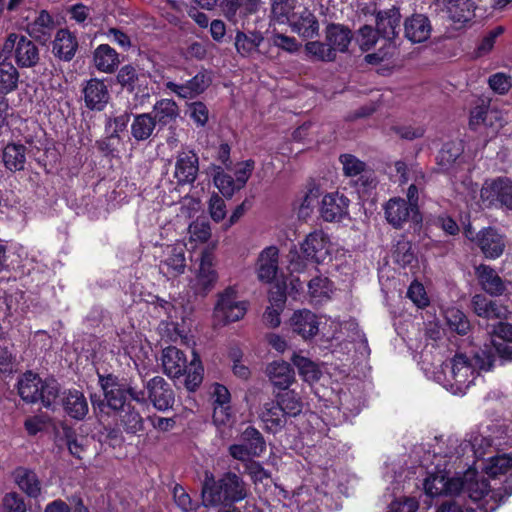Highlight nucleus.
<instances>
[{
  "instance_id": "obj_1",
  "label": "nucleus",
  "mask_w": 512,
  "mask_h": 512,
  "mask_svg": "<svg viewBox=\"0 0 512 512\" xmlns=\"http://www.w3.org/2000/svg\"><path fill=\"white\" fill-rule=\"evenodd\" d=\"M494 363V356L484 350L475 353L472 357L466 354H456L450 361L449 374H446V386L453 394L462 395L475 384L480 371L490 370Z\"/></svg>"
},
{
  "instance_id": "obj_2",
  "label": "nucleus",
  "mask_w": 512,
  "mask_h": 512,
  "mask_svg": "<svg viewBox=\"0 0 512 512\" xmlns=\"http://www.w3.org/2000/svg\"><path fill=\"white\" fill-rule=\"evenodd\" d=\"M201 494L205 507H231L247 497V488L243 479L235 473L227 472L218 480L206 473Z\"/></svg>"
},
{
  "instance_id": "obj_3",
  "label": "nucleus",
  "mask_w": 512,
  "mask_h": 512,
  "mask_svg": "<svg viewBox=\"0 0 512 512\" xmlns=\"http://www.w3.org/2000/svg\"><path fill=\"white\" fill-rule=\"evenodd\" d=\"M461 479V492L477 504V509L482 512L495 511L501 502L505 500L501 489L491 487L487 480L475 470L468 469Z\"/></svg>"
},
{
  "instance_id": "obj_4",
  "label": "nucleus",
  "mask_w": 512,
  "mask_h": 512,
  "mask_svg": "<svg viewBox=\"0 0 512 512\" xmlns=\"http://www.w3.org/2000/svg\"><path fill=\"white\" fill-rule=\"evenodd\" d=\"M17 389L23 401L27 403L40 401L45 408L55 410L56 399L60 392L59 384L55 380L43 381L37 374L28 371L19 378Z\"/></svg>"
},
{
  "instance_id": "obj_5",
  "label": "nucleus",
  "mask_w": 512,
  "mask_h": 512,
  "mask_svg": "<svg viewBox=\"0 0 512 512\" xmlns=\"http://www.w3.org/2000/svg\"><path fill=\"white\" fill-rule=\"evenodd\" d=\"M145 390L137 391L130 387V398L137 402L146 403L147 399L160 411L171 408L174 404V392L170 385L160 376H155L145 384Z\"/></svg>"
},
{
  "instance_id": "obj_6",
  "label": "nucleus",
  "mask_w": 512,
  "mask_h": 512,
  "mask_svg": "<svg viewBox=\"0 0 512 512\" xmlns=\"http://www.w3.org/2000/svg\"><path fill=\"white\" fill-rule=\"evenodd\" d=\"M480 198L486 207H500L512 211V180L497 177L486 180L480 190Z\"/></svg>"
},
{
  "instance_id": "obj_7",
  "label": "nucleus",
  "mask_w": 512,
  "mask_h": 512,
  "mask_svg": "<svg viewBox=\"0 0 512 512\" xmlns=\"http://www.w3.org/2000/svg\"><path fill=\"white\" fill-rule=\"evenodd\" d=\"M12 51L15 62L20 68L35 67L40 60L38 47L24 35L11 33L7 37L3 45V52Z\"/></svg>"
},
{
  "instance_id": "obj_8",
  "label": "nucleus",
  "mask_w": 512,
  "mask_h": 512,
  "mask_svg": "<svg viewBox=\"0 0 512 512\" xmlns=\"http://www.w3.org/2000/svg\"><path fill=\"white\" fill-rule=\"evenodd\" d=\"M247 311V303L238 298L237 290L234 287L226 288L218 295L215 306V318L224 324L235 322L244 317Z\"/></svg>"
},
{
  "instance_id": "obj_9",
  "label": "nucleus",
  "mask_w": 512,
  "mask_h": 512,
  "mask_svg": "<svg viewBox=\"0 0 512 512\" xmlns=\"http://www.w3.org/2000/svg\"><path fill=\"white\" fill-rule=\"evenodd\" d=\"M435 11L443 13L456 28L464 27L475 16V4L472 0H433Z\"/></svg>"
},
{
  "instance_id": "obj_10",
  "label": "nucleus",
  "mask_w": 512,
  "mask_h": 512,
  "mask_svg": "<svg viewBox=\"0 0 512 512\" xmlns=\"http://www.w3.org/2000/svg\"><path fill=\"white\" fill-rule=\"evenodd\" d=\"M217 280L214 255L211 250L205 249L201 253L199 268L195 278L191 281V287L196 294L206 295L215 287Z\"/></svg>"
},
{
  "instance_id": "obj_11",
  "label": "nucleus",
  "mask_w": 512,
  "mask_h": 512,
  "mask_svg": "<svg viewBox=\"0 0 512 512\" xmlns=\"http://www.w3.org/2000/svg\"><path fill=\"white\" fill-rule=\"evenodd\" d=\"M199 173V157L193 150L183 149L175 157L174 178L180 186L192 185Z\"/></svg>"
},
{
  "instance_id": "obj_12",
  "label": "nucleus",
  "mask_w": 512,
  "mask_h": 512,
  "mask_svg": "<svg viewBox=\"0 0 512 512\" xmlns=\"http://www.w3.org/2000/svg\"><path fill=\"white\" fill-rule=\"evenodd\" d=\"M461 486L459 477H449L445 471L430 474L424 481L425 492L431 497L457 495L461 492Z\"/></svg>"
},
{
  "instance_id": "obj_13",
  "label": "nucleus",
  "mask_w": 512,
  "mask_h": 512,
  "mask_svg": "<svg viewBox=\"0 0 512 512\" xmlns=\"http://www.w3.org/2000/svg\"><path fill=\"white\" fill-rule=\"evenodd\" d=\"M401 14L398 8L392 7L387 10L379 11L376 14L377 33L386 41L389 49L396 50L394 39L400 31Z\"/></svg>"
},
{
  "instance_id": "obj_14",
  "label": "nucleus",
  "mask_w": 512,
  "mask_h": 512,
  "mask_svg": "<svg viewBox=\"0 0 512 512\" xmlns=\"http://www.w3.org/2000/svg\"><path fill=\"white\" fill-rule=\"evenodd\" d=\"M330 239L321 230L308 234L301 244V251L307 260L323 262L330 254Z\"/></svg>"
},
{
  "instance_id": "obj_15",
  "label": "nucleus",
  "mask_w": 512,
  "mask_h": 512,
  "mask_svg": "<svg viewBox=\"0 0 512 512\" xmlns=\"http://www.w3.org/2000/svg\"><path fill=\"white\" fill-rule=\"evenodd\" d=\"M485 473L490 478H497L502 475L509 474V477L505 479L504 484L502 487H499L498 489H501V492L504 496V498H508L512 494V456L509 454H501L496 455L486 462L484 466Z\"/></svg>"
},
{
  "instance_id": "obj_16",
  "label": "nucleus",
  "mask_w": 512,
  "mask_h": 512,
  "mask_svg": "<svg viewBox=\"0 0 512 512\" xmlns=\"http://www.w3.org/2000/svg\"><path fill=\"white\" fill-rule=\"evenodd\" d=\"M350 200L339 192L326 194L321 201V217L327 222H339L349 214Z\"/></svg>"
},
{
  "instance_id": "obj_17",
  "label": "nucleus",
  "mask_w": 512,
  "mask_h": 512,
  "mask_svg": "<svg viewBox=\"0 0 512 512\" xmlns=\"http://www.w3.org/2000/svg\"><path fill=\"white\" fill-rule=\"evenodd\" d=\"M386 221L395 229H401L411 216H416L415 207L400 197L389 199L383 206Z\"/></svg>"
},
{
  "instance_id": "obj_18",
  "label": "nucleus",
  "mask_w": 512,
  "mask_h": 512,
  "mask_svg": "<svg viewBox=\"0 0 512 512\" xmlns=\"http://www.w3.org/2000/svg\"><path fill=\"white\" fill-rule=\"evenodd\" d=\"M259 418L267 432L276 434L286 426L288 416L276 400H270L260 408Z\"/></svg>"
},
{
  "instance_id": "obj_19",
  "label": "nucleus",
  "mask_w": 512,
  "mask_h": 512,
  "mask_svg": "<svg viewBox=\"0 0 512 512\" xmlns=\"http://www.w3.org/2000/svg\"><path fill=\"white\" fill-rule=\"evenodd\" d=\"M209 83L210 80L206 74L199 72L185 83L178 84L173 81H167L164 85L178 97L183 99H192L204 92V90L209 86Z\"/></svg>"
},
{
  "instance_id": "obj_20",
  "label": "nucleus",
  "mask_w": 512,
  "mask_h": 512,
  "mask_svg": "<svg viewBox=\"0 0 512 512\" xmlns=\"http://www.w3.org/2000/svg\"><path fill=\"white\" fill-rule=\"evenodd\" d=\"M431 32V22L424 14H413L404 21V35L412 43L427 41Z\"/></svg>"
},
{
  "instance_id": "obj_21",
  "label": "nucleus",
  "mask_w": 512,
  "mask_h": 512,
  "mask_svg": "<svg viewBox=\"0 0 512 512\" xmlns=\"http://www.w3.org/2000/svg\"><path fill=\"white\" fill-rule=\"evenodd\" d=\"M185 269V248L182 245L168 247L164 259L159 264L160 272L168 278H174L183 274Z\"/></svg>"
},
{
  "instance_id": "obj_22",
  "label": "nucleus",
  "mask_w": 512,
  "mask_h": 512,
  "mask_svg": "<svg viewBox=\"0 0 512 512\" xmlns=\"http://www.w3.org/2000/svg\"><path fill=\"white\" fill-rule=\"evenodd\" d=\"M477 245L486 258L496 259L503 254L505 239L495 229L489 227L479 232Z\"/></svg>"
},
{
  "instance_id": "obj_23",
  "label": "nucleus",
  "mask_w": 512,
  "mask_h": 512,
  "mask_svg": "<svg viewBox=\"0 0 512 512\" xmlns=\"http://www.w3.org/2000/svg\"><path fill=\"white\" fill-rule=\"evenodd\" d=\"M163 372L170 378H179L188 369L185 354L176 347L169 346L162 351Z\"/></svg>"
},
{
  "instance_id": "obj_24",
  "label": "nucleus",
  "mask_w": 512,
  "mask_h": 512,
  "mask_svg": "<svg viewBox=\"0 0 512 512\" xmlns=\"http://www.w3.org/2000/svg\"><path fill=\"white\" fill-rule=\"evenodd\" d=\"M290 324L293 332L305 340L314 337L319 331L316 315L307 309L295 311L290 318Z\"/></svg>"
},
{
  "instance_id": "obj_25",
  "label": "nucleus",
  "mask_w": 512,
  "mask_h": 512,
  "mask_svg": "<svg viewBox=\"0 0 512 512\" xmlns=\"http://www.w3.org/2000/svg\"><path fill=\"white\" fill-rule=\"evenodd\" d=\"M84 101L87 108L101 111L109 100V92L105 83L98 79H90L83 88Z\"/></svg>"
},
{
  "instance_id": "obj_26",
  "label": "nucleus",
  "mask_w": 512,
  "mask_h": 512,
  "mask_svg": "<svg viewBox=\"0 0 512 512\" xmlns=\"http://www.w3.org/2000/svg\"><path fill=\"white\" fill-rule=\"evenodd\" d=\"M61 404L67 415L76 420L85 418L89 406L85 395L76 389H69L63 392Z\"/></svg>"
},
{
  "instance_id": "obj_27",
  "label": "nucleus",
  "mask_w": 512,
  "mask_h": 512,
  "mask_svg": "<svg viewBox=\"0 0 512 512\" xmlns=\"http://www.w3.org/2000/svg\"><path fill=\"white\" fill-rule=\"evenodd\" d=\"M55 29L53 17L46 10H41L34 21L27 24L26 31L29 36L45 45L50 41Z\"/></svg>"
},
{
  "instance_id": "obj_28",
  "label": "nucleus",
  "mask_w": 512,
  "mask_h": 512,
  "mask_svg": "<svg viewBox=\"0 0 512 512\" xmlns=\"http://www.w3.org/2000/svg\"><path fill=\"white\" fill-rule=\"evenodd\" d=\"M279 250L275 246L265 248L259 255L257 274L262 282L270 283L276 277L278 271Z\"/></svg>"
},
{
  "instance_id": "obj_29",
  "label": "nucleus",
  "mask_w": 512,
  "mask_h": 512,
  "mask_svg": "<svg viewBox=\"0 0 512 512\" xmlns=\"http://www.w3.org/2000/svg\"><path fill=\"white\" fill-rule=\"evenodd\" d=\"M289 24L292 30L303 38H313L318 35V20L314 14L306 8H303L296 14H292V18H289Z\"/></svg>"
},
{
  "instance_id": "obj_30",
  "label": "nucleus",
  "mask_w": 512,
  "mask_h": 512,
  "mask_svg": "<svg viewBox=\"0 0 512 512\" xmlns=\"http://www.w3.org/2000/svg\"><path fill=\"white\" fill-rule=\"evenodd\" d=\"M266 374L273 386L282 390H287L295 380L293 368L284 361L270 363L266 368Z\"/></svg>"
},
{
  "instance_id": "obj_31",
  "label": "nucleus",
  "mask_w": 512,
  "mask_h": 512,
  "mask_svg": "<svg viewBox=\"0 0 512 512\" xmlns=\"http://www.w3.org/2000/svg\"><path fill=\"white\" fill-rule=\"evenodd\" d=\"M107 406L114 412H123L127 402L128 388L111 379L102 384Z\"/></svg>"
},
{
  "instance_id": "obj_32",
  "label": "nucleus",
  "mask_w": 512,
  "mask_h": 512,
  "mask_svg": "<svg viewBox=\"0 0 512 512\" xmlns=\"http://www.w3.org/2000/svg\"><path fill=\"white\" fill-rule=\"evenodd\" d=\"M12 475L15 483L27 496L36 499L41 495V482L33 470L17 467Z\"/></svg>"
},
{
  "instance_id": "obj_33",
  "label": "nucleus",
  "mask_w": 512,
  "mask_h": 512,
  "mask_svg": "<svg viewBox=\"0 0 512 512\" xmlns=\"http://www.w3.org/2000/svg\"><path fill=\"white\" fill-rule=\"evenodd\" d=\"M325 40L335 55L337 52L344 53L351 43L352 33L347 27L332 23L326 27Z\"/></svg>"
},
{
  "instance_id": "obj_34",
  "label": "nucleus",
  "mask_w": 512,
  "mask_h": 512,
  "mask_svg": "<svg viewBox=\"0 0 512 512\" xmlns=\"http://www.w3.org/2000/svg\"><path fill=\"white\" fill-rule=\"evenodd\" d=\"M493 346L500 357L512 359V324L499 322L493 326Z\"/></svg>"
},
{
  "instance_id": "obj_35",
  "label": "nucleus",
  "mask_w": 512,
  "mask_h": 512,
  "mask_svg": "<svg viewBox=\"0 0 512 512\" xmlns=\"http://www.w3.org/2000/svg\"><path fill=\"white\" fill-rule=\"evenodd\" d=\"M78 48V42L67 29L57 31L53 41V54L61 60L70 61Z\"/></svg>"
},
{
  "instance_id": "obj_36",
  "label": "nucleus",
  "mask_w": 512,
  "mask_h": 512,
  "mask_svg": "<svg viewBox=\"0 0 512 512\" xmlns=\"http://www.w3.org/2000/svg\"><path fill=\"white\" fill-rule=\"evenodd\" d=\"M154 310L159 314L166 315L167 319L164 322L181 321L185 322L189 314V308L186 307L182 301L174 300L173 302L158 298L153 303Z\"/></svg>"
},
{
  "instance_id": "obj_37",
  "label": "nucleus",
  "mask_w": 512,
  "mask_h": 512,
  "mask_svg": "<svg viewBox=\"0 0 512 512\" xmlns=\"http://www.w3.org/2000/svg\"><path fill=\"white\" fill-rule=\"evenodd\" d=\"M93 62L98 71L112 73L118 67V53L108 44L99 45L93 53Z\"/></svg>"
},
{
  "instance_id": "obj_38",
  "label": "nucleus",
  "mask_w": 512,
  "mask_h": 512,
  "mask_svg": "<svg viewBox=\"0 0 512 512\" xmlns=\"http://www.w3.org/2000/svg\"><path fill=\"white\" fill-rule=\"evenodd\" d=\"M264 41V36L259 31H237L235 35V48L243 57H249L259 51V47Z\"/></svg>"
},
{
  "instance_id": "obj_39",
  "label": "nucleus",
  "mask_w": 512,
  "mask_h": 512,
  "mask_svg": "<svg viewBox=\"0 0 512 512\" xmlns=\"http://www.w3.org/2000/svg\"><path fill=\"white\" fill-rule=\"evenodd\" d=\"M476 274L482 288L490 295H502L505 291V284L497 272L487 265H480L476 268Z\"/></svg>"
},
{
  "instance_id": "obj_40",
  "label": "nucleus",
  "mask_w": 512,
  "mask_h": 512,
  "mask_svg": "<svg viewBox=\"0 0 512 512\" xmlns=\"http://www.w3.org/2000/svg\"><path fill=\"white\" fill-rule=\"evenodd\" d=\"M451 447L455 448V454L457 458L462 457L466 454L467 450L472 453L475 458H481L485 454V449L491 446V440L483 437L482 435H476L471 440H464L457 445L458 440H449Z\"/></svg>"
},
{
  "instance_id": "obj_41",
  "label": "nucleus",
  "mask_w": 512,
  "mask_h": 512,
  "mask_svg": "<svg viewBox=\"0 0 512 512\" xmlns=\"http://www.w3.org/2000/svg\"><path fill=\"white\" fill-rule=\"evenodd\" d=\"M474 312L484 318H505L508 310L497 301L487 299L483 295H475L472 299Z\"/></svg>"
},
{
  "instance_id": "obj_42",
  "label": "nucleus",
  "mask_w": 512,
  "mask_h": 512,
  "mask_svg": "<svg viewBox=\"0 0 512 512\" xmlns=\"http://www.w3.org/2000/svg\"><path fill=\"white\" fill-rule=\"evenodd\" d=\"M2 158L8 170L21 171L26 162V147L22 144H8L3 150Z\"/></svg>"
},
{
  "instance_id": "obj_43",
  "label": "nucleus",
  "mask_w": 512,
  "mask_h": 512,
  "mask_svg": "<svg viewBox=\"0 0 512 512\" xmlns=\"http://www.w3.org/2000/svg\"><path fill=\"white\" fill-rule=\"evenodd\" d=\"M213 182L220 193L228 199L232 198L237 191L242 189L238 185L237 180L225 173L221 166L214 167Z\"/></svg>"
},
{
  "instance_id": "obj_44",
  "label": "nucleus",
  "mask_w": 512,
  "mask_h": 512,
  "mask_svg": "<svg viewBox=\"0 0 512 512\" xmlns=\"http://www.w3.org/2000/svg\"><path fill=\"white\" fill-rule=\"evenodd\" d=\"M275 400L281 406L288 418L296 417L302 412L303 403L299 395L294 390L287 389L282 393H278Z\"/></svg>"
},
{
  "instance_id": "obj_45",
  "label": "nucleus",
  "mask_w": 512,
  "mask_h": 512,
  "mask_svg": "<svg viewBox=\"0 0 512 512\" xmlns=\"http://www.w3.org/2000/svg\"><path fill=\"white\" fill-rule=\"evenodd\" d=\"M240 441L252 453L253 456L259 457L266 450V442L262 434L253 426H248L240 435Z\"/></svg>"
},
{
  "instance_id": "obj_46",
  "label": "nucleus",
  "mask_w": 512,
  "mask_h": 512,
  "mask_svg": "<svg viewBox=\"0 0 512 512\" xmlns=\"http://www.w3.org/2000/svg\"><path fill=\"white\" fill-rule=\"evenodd\" d=\"M447 326L460 335H465L470 329V323L465 314L456 307H447L443 311Z\"/></svg>"
},
{
  "instance_id": "obj_47",
  "label": "nucleus",
  "mask_w": 512,
  "mask_h": 512,
  "mask_svg": "<svg viewBox=\"0 0 512 512\" xmlns=\"http://www.w3.org/2000/svg\"><path fill=\"white\" fill-rule=\"evenodd\" d=\"M291 360L304 381L315 382L319 380L321 371L316 363L296 353L293 354Z\"/></svg>"
},
{
  "instance_id": "obj_48",
  "label": "nucleus",
  "mask_w": 512,
  "mask_h": 512,
  "mask_svg": "<svg viewBox=\"0 0 512 512\" xmlns=\"http://www.w3.org/2000/svg\"><path fill=\"white\" fill-rule=\"evenodd\" d=\"M19 74L7 58L0 55V89L11 92L17 87Z\"/></svg>"
},
{
  "instance_id": "obj_49",
  "label": "nucleus",
  "mask_w": 512,
  "mask_h": 512,
  "mask_svg": "<svg viewBox=\"0 0 512 512\" xmlns=\"http://www.w3.org/2000/svg\"><path fill=\"white\" fill-rule=\"evenodd\" d=\"M148 77L145 74L136 75L130 70V92H134L135 106L143 105L150 97Z\"/></svg>"
},
{
  "instance_id": "obj_50",
  "label": "nucleus",
  "mask_w": 512,
  "mask_h": 512,
  "mask_svg": "<svg viewBox=\"0 0 512 512\" xmlns=\"http://www.w3.org/2000/svg\"><path fill=\"white\" fill-rule=\"evenodd\" d=\"M179 114L178 106L171 99H162L155 104V118L162 125L174 121Z\"/></svg>"
},
{
  "instance_id": "obj_51",
  "label": "nucleus",
  "mask_w": 512,
  "mask_h": 512,
  "mask_svg": "<svg viewBox=\"0 0 512 512\" xmlns=\"http://www.w3.org/2000/svg\"><path fill=\"white\" fill-rule=\"evenodd\" d=\"M463 147L460 142H447L443 145L437 156L438 164L442 169H448L462 154Z\"/></svg>"
},
{
  "instance_id": "obj_52",
  "label": "nucleus",
  "mask_w": 512,
  "mask_h": 512,
  "mask_svg": "<svg viewBox=\"0 0 512 512\" xmlns=\"http://www.w3.org/2000/svg\"><path fill=\"white\" fill-rule=\"evenodd\" d=\"M155 128V119L149 114H141L135 117L131 130L137 140H145L150 137Z\"/></svg>"
},
{
  "instance_id": "obj_53",
  "label": "nucleus",
  "mask_w": 512,
  "mask_h": 512,
  "mask_svg": "<svg viewBox=\"0 0 512 512\" xmlns=\"http://www.w3.org/2000/svg\"><path fill=\"white\" fill-rule=\"evenodd\" d=\"M305 50L307 54L318 61L330 62L336 59L335 53L332 51L327 41H310L306 43Z\"/></svg>"
},
{
  "instance_id": "obj_54",
  "label": "nucleus",
  "mask_w": 512,
  "mask_h": 512,
  "mask_svg": "<svg viewBox=\"0 0 512 512\" xmlns=\"http://www.w3.org/2000/svg\"><path fill=\"white\" fill-rule=\"evenodd\" d=\"M159 330L162 336L166 337L171 342H185L187 338L184 323L180 321H162L161 324L159 325Z\"/></svg>"
},
{
  "instance_id": "obj_55",
  "label": "nucleus",
  "mask_w": 512,
  "mask_h": 512,
  "mask_svg": "<svg viewBox=\"0 0 512 512\" xmlns=\"http://www.w3.org/2000/svg\"><path fill=\"white\" fill-rule=\"evenodd\" d=\"M186 372L185 386L189 391H195L203 380V367L195 354Z\"/></svg>"
},
{
  "instance_id": "obj_56",
  "label": "nucleus",
  "mask_w": 512,
  "mask_h": 512,
  "mask_svg": "<svg viewBox=\"0 0 512 512\" xmlns=\"http://www.w3.org/2000/svg\"><path fill=\"white\" fill-rule=\"evenodd\" d=\"M173 498L175 504L182 512H194L199 507V504L193 501L185 489L178 484L173 488Z\"/></svg>"
},
{
  "instance_id": "obj_57",
  "label": "nucleus",
  "mask_w": 512,
  "mask_h": 512,
  "mask_svg": "<svg viewBox=\"0 0 512 512\" xmlns=\"http://www.w3.org/2000/svg\"><path fill=\"white\" fill-rule=\"evenodd\" d=\"M271 10L274 17L281 22L287 20L289 23V18H292V14H296L297 12H293L295 6L293 0H271Z\"/></svg>"
},
{
  "instance_id": "obj_58",
  "label": "nucleus",
  "mask_w": 512,
  "mask_h": 512,
  "mask_svg": "<svg viewBox=\"0 0 512 512\" xmlns=\"http://www.w3.org/2000/svg\"><path fill=\"white\" fill-rule=\"evenodd\" d=\"M393 257L395 261L402 267L411 264L415 258L411 243L406 240L398 241L393 253Z\"/></svg>"
},
{
  "instance_id": "obj_59",
  "label": "nucleus",
  "mask_w": 512,
  "mask_h": 512,
  "mask_svg": "<svg viewBox=\"0 0 512 512\" xmlns=\"http://www.w3.org/2000/svg\"><path fill=\"white\" fill-rule=\"evenodd\" d=\"M208 211L211 218L215 222H220L226 217L227 211L225 201L217 193H213L210 196L208 202Z\"/></svg>"
},
{
  "instance_id": "obj_60",
  "label": "nucleus",
  "mask_w": 512,
  "mask_h": 512,
  "mask_svg": "<svg viewBox=\"0 0 512 512\" xmlns=\"http://www.w3.org/2000/svg\"><path fill=\"white\" fill-rule=\"evenodd\" d=\"M340 162L343 165L344 174L349 177L357 176L365 169V163L351 154L341 155Z\"/></svg>"
},
{
  "instance_id": "obj_61",
  "label": "nucleus",
  "mask_w": 512,
  "mask_h": 512,
  "mask_svg": "<svg viewBox=\"0 0 512 512\" xmlns=\"http://www.w3.org/2000/svg\"><path fill=\"white\" fill-rule=\"evenodd\" d=\"M188 230L193 241L203 243L211 237V227L206 221L196 220L189 225Z\"/></svg>"
},
{
  "instance_id": "obj_62",
  "label": "nucleus",
  "mask_w": 512,
  "mask_h": 512,
  "mask_svg": "<svg viewBox=\"0 0 512 512\" xmlns=\"http://www.w3.org/2000/svg\"><path fill=\"white\" fill-rule=\"evenodd\" d=\"M3 512H26V504L16 492L7 493L2 500Z\"/></svg>"
},
{
  "instance_id": "obj_63",
  "label": "nucleus",
  "mask_w": 512,
  "mask_h": 512,
  "mask_svg": "<svg viewBox=\"0 0 512 512\" xmlns=\"http://www.w3.org/2000/svg\"><path fill=\"white\" fill-rule=\"evenodd\" d=\"M407 297L419 308H424L429 304L424 286L419 282L411 283L407 291Z\"/></svg>"
},
{
  "instance_id": "obj_64",
  "label": "nucleus",
  "mask_w": 512,
  "mask_h": 512,
  "mask_svg": "<svg viewBox=\"0 0 512 512\" xmlns=\"http://www.w3.org/2000/svg\"><path fill=\"white\" fill-rule=\"evenodd\" d=\"M488 83L490 88L500 94H506L512 87L510 76L504 73H496L489 77Z\"/></svg>"
}]
</instances>
